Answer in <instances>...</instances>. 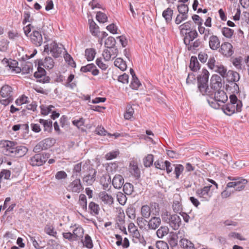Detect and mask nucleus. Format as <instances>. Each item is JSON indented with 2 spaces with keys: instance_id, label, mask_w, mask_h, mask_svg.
I'll use <instances>...</instances> for the list:
<instances>
[{
  "instance_id": "obj_1",
  "label": "nucleus",
  "mask_w": 249,
  "mask_h": 249,
  "mask_svg": "<svg viewBox=\"0 0 249 249\" xmlns=\"http://www.w3.org/2000/svg\"><path fill=\"white\" fill-rule=\"evenodd\" d=\"M230 103L222 106V109L224 112L228 115H231L235 112H240L242 110V103L238 99L234 94L230 96Z\"/></svg>"
},
{
  "instance_id": "obj_2",
  "label": "nucleus",
  "mask_w": 249,
  "mask_h": 249,
  "mask_svg": "<svg viewBox=\"0 0 249 249\" xmlns=\"http://www.w3.org/2000/svg\"><path fill=\"white\" fill-rule=\"evenodd\" d=\"M209 77V71L206 69H203L201 73L197 77V87L202 95L211 96L213 93L208 86Z\"/></svg>"
},
{
  "instance_id": "obj_3",
  "label": "nucleus",
  "mask_w": 249,
  "mask_h": 249,
  "mask_svg": "<svg viewBox=\"0 0 249 249\" xmlns=\"http://www.w3.org/2000/svg\"><path fill=\"white\" fill-rule=\"evenodd\" d=\"M13 91L12 88L8 85L3 86L0 90V95L2 99L0 100L1 104L6 106L12 102L13 98Z\"/></svg>"
},
{
  "instance_id": "obj_4",
  "label": "nucleus",
  "mask_w": 249,
  "mask_h": 249,
  "mask_svg": "<svg viewBox=\"0 0 249 249\" xmlns=\"http://www.w3.org/2000/svg\"><path fill=\"white\" fill-rule=\"evenodd\" d=\"M63 49L62 44H57L53 41L50 44H47L44 46V53L49 54L50 52L53 57L58 58L61 55Z\"/></svg>"
},
{
  "instance_id": "obj_5",
  "label": "nucleus",
  "mask_w": 249,
  "mask_h": 249,
  "mask_svg": "<svg viewBox=\"0 0 249 249\" xmlns=\"http://www.w3.org/2000/svg\"><path fill=\"white\" fill-rule=\"evenodd\" d=\"M213 94V95L210 97L216 103H214L213 101L211 102L209 100H208V102L210 106L214 108H217L220 106L218 102L224 103L228 100V96L223 90H218L214 91Z\"/></svg>"
},
{
  "instance_id": "obj_6",
  "label": "nucleus",
  "mask_w": 249,
  "mask_h": 249,
  "mask_svg": "<svg viewBox=\"0 0 249 249\" xmlns=\"http://www.w3.org/2000/svg\"><path fill=\"white\" fill-rule=\"evenodd\" d=\"M50 157L48 153H38L32 157L30 163L33 166H39L44 164Z\"/></svg>"
},
{
  "instance_id": "obj_7",
  "label": "nucleus",
  "mask_w": 249,
  "mask_h": 249,
  "mask_svg": "<svg viewBox=\"0 0 249 249\" xmlns=\"http://www.w3.org/2000/svg\"><path fill=\"white\" fill-rule=\"evenodd\" d=\"M55 142V140L53 138H46L39 142L34 148L33 151L35 153H39L42 150H46L52 147Z\"/></svg>"
},
{
  "instance_id": "obj_8",
  "label": "nucleus",
  "mask_w": 249,
  "mask_h": 249,
  "mask_svg": "<svg viewBox=\"0 0 249 249\" xmlns=\"http://www.w3.org/2000/svg\"><path fill=\"white\" fill-rule=\"evenodd\" d=\"M88 172L83 178V181L87 185H91L96 180L97 171L90 166L87 165Z\"/></svg>"
},
{
  "instance_id": "obj_9",
  "label": "nucleus",
  "mask_w": 249,
  "mask_h": 249,
  "mask_svg": "<svg viewBox=\"0 0 249 249\" xmlns=\"http://www.w3.org/2000/svg\"><path fill=\"white\" fill-rule=\"evenodd\" d=\"M153 207L155 209L154 212H152L151 208L148 205H145L142 206L141 208V214L142 216L145 218H148L152 213L153 215H157L159 213V205L157 203H154V205H152V210H153Z\"/></svg>"
},
{
  "instance_id": "obj_10",
  "label": "nucleus",
  "mask_w": 249,
  "mask_h": 249,
  "mask_svg": "<svg viewBox=\"0 0 249 249\" xmlns=\"http://www.w3.org/2000/svg\"><path fill=\"white\" fill-rule=\"evenodd\" d=\"M31 42L36 46H40L43 43L42 36L40 31L37 30H34L30 35Z\"/></svg>"
},
{
  "instance_id": "obj_11",
  "label": "nucleus",
  "mask_w": 249,
  "mask_h": 249,
  "mask_svg": "<svg viewBox=\"0 0 249 249\" xmlns=\"http://www.w3.org/2000/svg\"><path fill=\"white\" fill-rule=\"evenodd\" d=\"M222 84L221 82V78L218 75H213L211 79L210 82V89L213 95L214 91L220 90V88L222 87Z\"/></svg>"
},
{
  "instance_id": "obj_12",
  "label": "nucleus",
  "mask_w": 249,
  "mask_h": 249,
  "mask_svg": "<svg viewBox=\"0 0 249 249\" xmlns=\"http://www.w3.org/2000/svg\"><path fill=\"white\" fill-rule=\"evenodd\" d=\"M212 185L206 186L202 188L199 189L196 191V195L200 198H202L204 200L208 201L211 198L212 195L210 193V189Z\"/></svg>"
},
{
  "instance_id": "obj_13",
  "label": "nucleus",
  "mask_w": 249,
  "mask_h": 249,
  "mask_svg": "<svg viewBox=\"0 0 249 249\" xmlns=\"http://www.w3.org/2000/svg\"><path fill=\"white\" fill-rule=\"evenodd\" d=\"M168 219V223L170 226L174 230H178L181 224V220L179 216L177 214H169Z\"/></svg>"
},
{
  "instance_id": "obj_14",
  "label": "nucleus",
  "mask_w": 249,
  "mask_h": 249,
  "mask_svg": "<svg viewBox=\"0 0 249 249\" xmlns=\"http://www.w3.org/2000/svg\"><path fill=\"white\" fill-rule=\"evenodd\" d=\"M228 179L231 181H235L238 184L235 186V190L240 191L244 189L245 185L247 184V179L240 177H228Z\"/></svg>"
},
{
  "instance_id": "obj_15",
  "label": "nucleus",
  "mask_w": 249,
  "mask_h": 249,
  "mask_svg": "<svg viewBox=\"0 0 249 249\" xmlns=\"http://www.w3.org/2000/svg\"><path fill=\"white\" fill-rule=\"evenodd\" d=\"M219 52L224 56L230 57L233 53L232 46L230 43L224 42L221 45Z\"/></svg>"
},
{
  "instance_id": "obj_16",
  "label": "nucleus",
  "mask_w": 249,
  "mask_h": 249,
  "mask_svg": "<svg viewBox=\"0 0 249 249\" xmlns=\"http://www.w3.org/2000/svg\"><path fill=\"white\" fill-rule=\"evenodd\" d=\"M117 48H112L105 49L103 53V56L106 61H109L111 59L115 58L118 54Z\"/></svg>"
},
{
  "instance_id": "obj_17",
  "label": "nucleus",
  "mask_w": 249,
  "mask_h": 249,
  "mask_svg": "<svg viewBox=\"0 0 249 249\" xmlns=\"http://www.w3.org/2000/svg\"><path fill=\"white\" fill-rule=\"evenodd\" d=\"M68 190L73 193H79L83 187L80 179H75L68 185Z\"/></svg>"
},
{
  "instance_id": "obj_18",
  "label": "nucleus",
  "mask_w": 249,
  "mask_h": 249,
  "mask_svg": "<svg viewBox=\"0 0 249 249\" xmlns=\"http://www.w3.org/2000/svg\"><path fill=\"white\" fill-rule=\"evenodd\" d=\"M185 45L189 51L195 53V51L198 50L199 48L202 47L203 44L202 42L200 39H197L190 41V43H187Z\"/></svg>"
},
{
  "instance_id": "obj_19",
  "label": "nucleus",
  "mask_w": 249,
  "mask_h": 249,
  "mask_svg": "<svg viewBox=\"0 0 249 249\" xmlns=\"http://www.w3.org/2000/svg\"><path fill=\"white\" fill-rule=\"evenodd\" d=\"M99 197L106 205L111 206L114 203V198L111 195L108 194L106 191H102L99 194Z\"/></svg>"
},
{
  "instance_id": "obj_20",
  "label": "nucleus",
  "mask_w": 249,
  "mask_h": 249,
  "mask_svg": "<svg viewBox=\"0 0 249 249\" xmlns=\"http://www.w3.org/2000/svg\"><path fill=\"white\" fill-rule=\"evenodd\" d=\"M198 36V33L196 30L191 29L188 32H186L183 38L184 44L186 45L187 43H190V41L194 40Z\"/></svg>"
},
{
  "instance_id": "obj_21",
  "label": "nucleus",
  "mask_w": 249,
  "mask_h": 249,
  "mask_svg": "<svg viewBox=\"0 0 249 249\" xmlns=\"http://www.w3.org/2000/svg\"><path fill=\"white\" fill-rule=\"evenodd\" d=\"M54 64V61L50 56H46L43 61L42 59L38 60V65L43 66L47 69H53Z\"/></svg>"
},
{
  "instance_id": "obj_22",
  "label": "nucleus",
  "mask_w": 249,
  "mask_h": 249,
  "mask_svg": "<svg viewBox=\"0 0 249 249\" xmlns=\"http://www.w3.org/2000/svg\"><path fill=\"white\" fill-rule=\"evenodd\" d=\"M112 184L115 189H121L124 184V179L121 175H116L113 178Z\"/></svg>"
},
{
  "instance_id": "obj_23",
  "label": "nucleus",
  "mask_w": 249,
  "mask_h": 249,
  "mask_svg": "<svg viewBox=\"0 0 249 249\" xmlns=\"http://www.w3.org/2000/svg\"><path fill=\"white\" fill-rule=\"evenodd\" d=\"M80 71L83 72H87L91 71L92 74L95 76L99 74V70L96 68V66L93 64H89L85 66H82L81 68Z\"/></svg>"
},
{
  "instance_id": "obj_24",
  "label": "nucleus",
  "mask_w": 249,
  "mask_h": 249,
  "mask_svg": "<svg viewBox=\"0 0 249 249\" xmlns=\"http://www.w3.org/2000/svg\"><path fill=\"white\" fill-rule=\"evenodd\" d=\"M229 82H236L240 79V75L238 72L232 70H229L226 75Z\"/></svg>"
},
{
  "instance_id": "obj_25",
  "label": "nucleus",
  "mask_w": 249,
  "mask_h": 249,
  "mask_svg": "<svg viewBox=\"0 0 249 249\" xmlns=\"http://www.w3.org/2000/svg\"><path fill=\"white\" fill-rule=\"evenodd\" d=\"M3 62H5L10 69L15 71L17 73L20 72V67L18 66V62L15 60H11L9 61L7 59H4Z\"/></svg>"
},
{
  "instance_id": "obj_26",
  "label": "nucleus",
  "mask_w": 249,
  "mask_h": 249,
  "mask_svg": "<svg viewBox=\"0 0 249 249\" xmlns=\"http://www.w3.org/2000/svg\"><path fill=\"white\" fill-rule=\"evenodd\" d=\"M210 48L213 50H217L220 46V40L216 36H212L209 38Z\"/></svg>"
},
{
  "instance_id": "obj_27",
  "label": "nucleus",
  "mask_w": 249,
  "mask_h": 249,
  "mask_svg": "<svg viewBox=\"0 0 249 249\" xmlns=\"http://www.w3.org/2000/svg\"><path fill=\"white\" fill-rule=\"evenodd\" d=\"M4 146L6 149L7 153V155H15L16 153V148L15 144L13 142L6 141L4 144Z\"/></svg>"
},
{
  "instance_id": "obj_28",
  "label": "nucleus",
  "mask_w": 249,
  "mask_h": 249,
  "mask_svg": "<svg viewBox=\"0 0 249 249\" xmlns=\"http://www.w3.org/2000/svg\"><path fill=\"white\" fill-rule=\"evenodd\" d=\"M161 223L160 218L159 217H152L148 222V227L150 229L156 230Z\"/></svg>"
},
{
  "instance_id": "obj_29",
  "label": "nucleus",
  "mask_w": 249,
  "mask_h": 249,
  "mask_svg": "<svg viewBox=\"0 0 249 249\" xmlns=\"http://www.w3.org/2000/svg\"><path fill=\"white\" fill-rule=\"evenodd\" d=\"M189 68L193 71H197L200 69V66L196 56H192L191 57Z\"/></svg>"
},
{
  "instance_id": "obj_30",
  "label": "nucleus",
  "mask_w": 249,
  "mask_h": 249,
  "mask_svg": "<svg viewBox=\"0 0 249 249\" xmlns=\"http://www.w3.org/2000/svg\"><path fill=\"white\" fill-rule=\"evenodd\" d=\"M215 72L218 73L222 77H226L228 72L226 67L219 63H216V68L213 70Z\"/></svg>"
},
{
  "instance_id": "obj_31",
  "label": "nucleus",
  "mask_w": 249,
  "mask_h": 249,
  "mask_svg": "<svg viewBox=\"0 0 249 249\" xmlns=\"http://www.w3.org/2000/svg\"><path fill=\"white\" fill-rule=\"evenodd\" d=\"M168 242L171 248H175L178 245V236L173 232L170 233Z\"/></svg>"
},
{
  "instance_id": "obj_32",
  "label": "nucleus",
  "mask_w": 249,
  "mask_h": 249,
  "mask_svg": "<svg viewBox=\"0 0 249 249\" xmlns=\"http://www.w3.org/2000/svg\"><path fill=\"white\" fill-rule=\"evenodd\" d=\"M179 245L184 249H195L194 244L185 238H182L179 240Z\"/></svg>"
},
{
  "instance_id": "obj_33",
  "label": "nucleus",
  "mask_w": 249,
  "mask_h": 249,
  "mask_svg": "<svg viewBox=\"0 0 249 249\" xmlns=\"http://www.w3.org/2000/svg\"><path fill=\"white\" fill-rule=\"evenodd\" d=\"M173 10L170 8H167L162 12V17L167 23H170L172 19Z\"/></svg>"
},
{
  "instance_id": "obj_34",
  "label": "nucleus",
  "mask_w": 249,
  "mask_h": 249,
  "mask_svg": "<svg viewBox=\"0 0 249 249\" xmlns=\"http://www.w3.org/2000/svg\"><path fill=\"white\" fill-rule=\"evenodd\" d=\"M129 171L135 177L138 178L140 177V170L137 165L134 162L130 163Z\"/></svg>"
},
{
  "instance_id": "obj_35",
  "label": "nucleus",
  "mask_w": 249,
  "mask_h": 249,
  "mask_svg": "<svg viewBox=\"0 0 249 249\" xmlns=\"http://www.w3.org/2000/svg\"><path fill=\"white\" fill-rule=\"evenodd\" d=\"M90 213L92 215H98L99 213L100 207L98 204L94 202H90L89 205Z\"/></svg>"
},
{
  "instance_id": "obj_36",
  "label": "nucleus",
  "mask_w": 249,
  "mask_h": 249,
  "mask_svg": "<svg viewBox=\"0 0 249 249\" xmlns=\"http://www.w3.org/2000/svg\"><path fill=\"white\" fill-rule=\"evenodd\" d=\"M20 72L23 73H29L33 70V65L30 62H23L21 66L20 67Z\"/></svg>"
},
{
  "instance_id": "obj_37",
  "label": "nucleus",
  "mask_w": 249,
  "mask_h": 249,
  "mask_svg": "<svg viewBox=\"0 0 249 249\" xmlns=\"http://www.w3.org/2000/svg\"><path fill=\"white\" fill-rule=\"evenodd\" d=\"M114 65L123 71H125L127 68L125 62L121 58H117L114 61Z\"/></svg>"
},
{
  "instance_id": "obj_38",
  "label": "nucleus",
  "mask_w": 249,
  "mask_h": 249,
  "mask_svg": "<svg viewBox=\"0 0 249 249\" xmlns=\"http://www.w3.org/2000/svg\"><path fill=\"white\" fill-rule=\"evenodd\" d=\"M95 54V50L93 48L86 49L85 50V56L88 61L93 60Z\"/></svg>"
},
{
  "instance_id": "obj_39",
  "label": "nucleus",
  "mask_w": 249,
  "mask_h": 249,
  "mask_svg": "<svg viewBox=\"0 0 249 249\" xmlns=\"http://www.w3.org/2000/svg\"><path fill=\"white\" fill-rule=\"evenodd\" d=\"M134 113V109L132 107V106L129 104L126 108V111L124 113V118L126 120H129L132 117Z\"/></svg>"
},
{
  "instance_id": "obj_40",
  "label": "nucleus",
  "mask_w": 249,
  "mask_h": 249,
  "mask_svg": "<svg viewBox=\"0 0 249 249\" xmlns=\"http://www.w3.org/2000/svg\"><path fill=\"white\" fill-rule=\"evenodd\" d=\"M133 185L130 183L126 182L123 185V191L125 195H131L133 192Z\"/></svg>"
},
{
  "instance_id": "obj_41",
  "label": "nucleus",
  "mask_w": 249,
  "mask_h": 249,
  "mask_svg": "<svg viewBox=\"0 0 249 249\" xmlns=\"http://www.w3.org/2000/svg\"><path fill=\"white\" fill-rule=\"evenodd\" d=\"M153 155L152 154H148L147 156L143 159V165L145 167H149L153 163Z\"/></svg>"
},
{
  "instance_id": "obj_42",
  "label": "nucleus",
  "mask_w": 249,
  "mask_h": 249,
  "mask_svg": "<svg viewBox=\"0 0 249 249\" xmlns=\"http://www.w3.org/2000/svg\"><path fill=\"white\" fill-rule=\"evenodd\" d=\"M169 232V229L166 226H161L157 231V235L160 238H163L165 235H167Z\"/></svg>"
},
{
  "instance_id": "obj_43",
  "label": "nucleus",
  "mask_w": 249,
  "mask_h": 249,
  "mask_svg": "<svg viewBox=\"0 0 249 249\" xmlns=\"http://www.w3.org/2000/svg\"><path fill=\"white\" fill-rule=\"evenodd\" d=\"M89 29L91 34L94 36H97L99 33V27L96 25L94 21L92 20L89 23Z\"/></svg>"
},
{
  "instance_id": "obj_44",
  "label": "nucleus",
  "mask_w": 249,
  "mask_h": 249,
  "mask_svg": "<svg viewBox=\"0 0 249 249\" xmlns=\"http://www.w3.org/2000/svg\"><path fill=\"white\" fill-rule=\"evenodd\" d=\"M116 40L112 36L108 37L105 41V45L107 48H115Z\"/></svg>"
},
{
  "instance_id": "obj_45",
  "label": "nucleus",
  "mask_w": 249,
  "mask_h": 249,
  "mask_svg": "<svg viewBox=\"0 0 249 249\" xmlns=\"http://www.w3.org/2000/svg\"><path fill=\"white\" fill-rule=\"evenodd\" d=\"M79 203L82 208L86 211L87 208V198L85 195L81 194L79 196Z\"/></svg>"
},
{
  "instance_id": "obj_46",
  "label": "nucleus",
  "mask_w": 249,
  "mask_h": 249,
  "mask_svg": "<svg viewBox=\"0 0 249 249\" xmlns=\"http://www.w3.org/2000/svg\"><path fill=\"white\" fill-rule=\"evenodd\" d=\"M175 167L174 173L176 175V178L178 179L180 175L184 170V167L181 164H174Z\"/></svg>"
},
{
  "instance_id": "obj_47",
  "label": "nucleus",
  "mask_w": 249,
  "mask_h": 249,
  "mask_svg": "<svg viewBox=\"0 0 249 249\" xmlns=\"http://www.w3.org/2000/svg\"><path fill=\"white\" fill-rule=\"evenodd\" d=\"M222 33L226 38H231L234 33V31L228 27H223L222 29Z\"/></svg>"
},
{
  "instance_id": "obj_48",
  "label": "nucleus",
  "mask_w": 249,
  "mask_h": 249,
  "mask_svg": "<svg viewBox=\"0 0 249 249\" xmlns=\"http://www.w3.org/2000/svg\"><path fill=\"white\" fill-rule=\"evenodd\" d=\"M16 151V153H15L14 155L21 157L26 153L28 151V149L25 146H17Z\"/></svg>"
},
{
  "instance_id": "obj_49",
  "label": "nucleus",
  "mask_w": 249,
  "mask_h": 249,
  "mask_svg": "<svg viewBox=\"0 0 249 249\" xmlns=\"http://www.w3.org/2000/svg\"><path fill=\"white\" fill-rule=\"evenodd\" d=\"M177 8L180 14L188 15L187 14L189 11V7L187 5L185 4H181L178 5Z\"/></svg>"
},
{
  "instance_id": "obj_50",
  "label": "nucleus",
  "mask_w": 249,
  "mask_h": 249,
  "mask_svg": "<svg viewBox=\"0 0 249 249\" xmlns=\"http://www.w3.org/2000/svg\"><path fill=\"white\" fill-rule=\"evenodd\" d=\"M96 18L99 22L103 23L107 22V15L105 13L100 11L97 12Z\"/></svg>"
},
{
  "instance_id": "obj_51",
  "label": "nucleus",
  "mask_w": 249,
  "mask_h": 249,
  "mask_svg": "<svg viewBox=\"0 0 249 249\" xmlns=\"http://www.w3.org/2000/svg\"><path fill=\"white\" fill-rule=\"evenodd\" d=\"M242 57L241 56L233 59L232 64L237 70H242Z\"/></svg>"
},
{
  "instance_id": "obj_52",
  "label": "nucleus",
  "mask_w": 249,
  "mask_h": 249,
  "mask_svg": "<svg viewBox=\"0 0 249 249\" xmlns=\"http://www.w3.org/2000/svg\"><path fill=\"white\" fill-rule=\"evenodd\" d=\"M84 245L89 249H90L93 247V243L91 238L88 234H86L85 236Z\"/></svg>"
},
{
  "instance_id": "obj_53",
  "label": "nucleus",
  "mask_w": 249,
  "mask_h": 249,
  "mask_svg": "<svg viewBox=\"0 0 249 249\" xmlns=\"http://www.w3.org/2000/svg\"><path fill=\"white\" fill-rule=\"evenodd\" d=\"M141 85V84L139 80L137 77H134L132 78L131 84L130 87L134 89H137Z\"/></svg>"
},
{
  "instance_id": "obj_54",
  "label": "nucleus",
  "mask_w": 249,
  "mask_h": 249,
  "mask_svg": "<svg viewBox=\"0 0 249 249\" xmlns=\"http://www.w3.org/2000/svg\"><path fill=\"white\" fill-rule=\"evenodd\" d=\"M117 200L119 203L122 205H124L126 202L127 198L125 195L121 192H119L117 195Z\"/></svg>"
},
{
  "instance_id": "obj_55",
  "label": "nucleus",
  "mask_w": 249,
  "mask_h": 249,
  "mask_svg": "<svg viewBox=\"0 0 249 249\" xmlns=\"http://www.w3.org/2000/svg\"><path fill=\"white\" fill-rule=\"evenodd\" d=\"M119 154V150L112 151L107 153L105 155V158L107 160H111L116 158Z\"/></svg>"
},
{
  "instance_id": "obj_56",
  "label": "nucleus",
  "mask_w": 249,
  "mask_h": 249,
  "mask_svg": "<svg viewBox=\"0 0 249 249\" xmlns=\"http://www.w3.org/2000/svg\"><path fill=\"white\" fill-rule=\"evenodd\" d=\"M216 63L214 57L211 56L208 59L207 65L210 70L213 71L216 68Z\"/></svg>"
},
{
  "instance_id": "obj_57",
  "label": "nucleus",
  "mask_w": 249,
  "mask_h": 249,
  "mask_svg": "<svg viewBox=\"0 0 249 249\" xmlns=\"http://www.w3.org/2000/svg\"><path fill=\"white\" fill-rule=\"evenodd\" d=\"M83 234V230L81 227L76 228L73 231L72 235L74 240L81 236H82Z\"/></svg>"
},
{
  "instance_id": "obj_58",
  "label": "nucleus",
  "mask_w": 249,
  "mask_h": 249,
  "mask_svg": "<svg viewBox=\"0 0 249 249\" xmlns=\"http://www.w3.org/2000/svg\"><path fill=\"white\" fill-rule=\"evenodd\" d=\"M24 19L22 21V24H25L27 22H32L33 18H31L30 13L29 11H26L24 12Z\"/></svg>"
},
{
  "instance_id": "obj_59",
  "label": "nucleus",
  "mask_w": 249,
  "mask_h": 249,
  "mask_svg": "<svg viewBox=\"0 0 249 249\" xmlns=\"http://www.w3.org/2000/svg\"><path fill=\"white\" fill-rule=\"evenodd\" d=\"M172 207L175 213H179L182 210V205L178 201H174L173 202Z\"/></svg>"
},
{
  "instance_id": "obj_60",
  "label": "nucleus",
  "mask_w": 249,
  "mask_h": 249,
  "mask_svg": "<svg viewBox=\"0 0 249 249\" xmlns=\"http://www.w3.org/2000/svg\"><path fill=\"white\" fill-rule=\"evenodd\" d=\"M127 215L131 219L135 217V209L132 207H128L126 211Z\"/></svg>"
},
{
  "instance_id": "obj_61",
  "label": "nucleus",
  "mask_w": 249,
  "mask_h": 249,
  "mask_svg": "<svg viewBox=\"0 0 249 249\" xmlns=\"http://www.w3.org/2000/svg\"><path fill=\"white\" fill-rule=\"evenodd\" d=\"M208 58V56L205 52H200L198 54V58L202 63H206Z\"/></svg>"
},
{
  "instance_id": "obj_62",
  "label": "nucleus",
  "mask_w": 249,
  "mask_h": 249,
  "mask_svg": "<svg viewBox=\"0 0 249 249\" xmlns=\"http://www.w3.org/2000/svg\"><path fill=\"white\" fill-rule=\"evenodd\" d=\"M24 33L26 36H28L29 34L32 31H33L34 30H36V28L32 24H29L27 26L23 27Z\"/></svg>"
},
{
  "instance_id": "obj_63",
  "label": "nucleus",
  "mask_w": 249,
  "mask_h": 249,
  "mask_svg": "<svg viewBox=\"0 0 249 249\" xmlns=\"http://www.w3.org/2000/svg\"><path fill=\"white\" fill-rule=\"evenodd\" d=\"M156 245L158 249H169L168 244L163 241H157Z\"/></svg>"
},
{
  "instance_id": "obj_64",
  "label": "nucleus",
  "mask_w": 249,
  "mask_h": 249,
  "mask_svg": "<svg viewBox=\"0 0 249 249\" xmlns=\"http://www.w3.org/2000/svg\"><path fill=\"white\" fill-rule=\"evenodd\" d=\"M55 178L57 180L66 179L67 178V174L64 171H58L56 173Z\"/></svg>"
}]
</instances>
